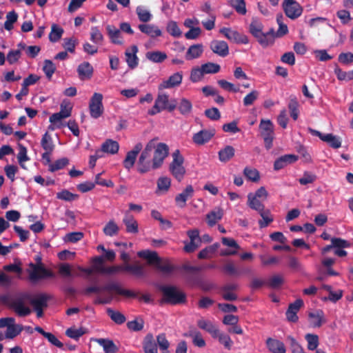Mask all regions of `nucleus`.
I'll list each match as a JSON object with an SVG mask.
<instances>
[{"instance_id":"nucleus-54","label":"nucleus","mask_w":353,"mask_h":353,"mask_svg":"<svg viewBox=\"0 0 353 353\" xmlns=\"http://www.w3.org/2000/svg\"><path fill=\"white\" fill-rule=\"evenodd\" d=\"M307 342V348L310 350H314L319 345V336L314 334H307L305 336Z\"/></svg>"},{"instance_id":"nucleus-34","label":"nucleus","mask_w":353,"mask_h":353,"mask_svg":"<svg viewBox=\"0 0 353 353\" xmlns=\"http://www.w3.org/2000/svg\"><path fill=\"white\" fill-rule=\"evenodd\" d=\"M234 148L231 145H227L219 150V159L221 162H228L234 156Z\"/></svg>"},{"instance_id":"nucleus-32","label":"nucleus","mask_w":353,"mask_h":353,"mask_svg":"<svg viewBox=\"0 0 353 353\" xmlns=\"http://www.w3.org/2000/svg\"><path fill=\"white\" fill-rule=\"evenodd\" d=\"M223 215V211L220 208H216L210 212L206 215V221L210 227L214 226L219 221H220Z\"/></svg>"},{"instance_id":"nucleus-48","label":"nucleus","mask_w":353,"mask_h":353,"mask_svg":"<svg viewBox=\"0 0 353 353\" xmlns=\"http://www.w3.org/2000/svg\"><path fill=\"white\" fill-rule=\"evenodd\" d=\"M204 74H216L220 71L221 67L219 64L208 62L201 65Z\"/></svg>"},{"instance_id":"nucleus-28","label":"nucleus","mask_w":353,"mask_h":353,"mask_svg":"<svg viewBox=\"0 0 353 353\" xmlns=\"http://www.w3.org/2000/svg\"><path fill=\"white\" fill-rule=\"evenodd\" d=\"M266 345L269 351L272 353H285L286 349L284 343L279 340L268 338L266 341Z\"/></svg>"},{"instance_id":"nucleus-30","label":"nucleus","mask_w":353,"mask_h":353,"mask_svg":"<svg viewBox=\"0 0 353 353\" xmlns=\"http://www.w3.org/2000/svg\"><path fill=\"white\" fill-rule=\"evenodd\" d=\"M203 52V46L201 43L190 46L185 53L186 60H192L199 58Z\"/></svg>"},{"instance_id":"nucleus-22","label":"nucleus","mask_w":353,"mask_h":353,"mask_svg":"<svg viewBox=\"0 0 353 353\" xmlns=\"http://www.w3.org/2000/svg\"><path fill=\"white\" fill-rule=\"evenodd\" d=\"M139 30L151 38H156L162 35V31L154 24L141 23L138 26Z\"/></svg>"},{"instance_id":"nucleus-16","label":"nucleus","mask_w":353,"mask_h":353,"mask_svg":"<svg viewBox=\"0 0 353 353\" xmlns=\"http://www.w3.org/2000/svg\"><path fill=\"white\" fill-rule=\"evenodd\" d=\"M153 169V161H151L150 154L145 148L137 163V170L140 173H145Z\"/></svg>"},{"instance_id":"nucleus-14","label":"nucleus","mask_w":353,"mask_h":353,"mask_svg":"<svg viewBox=\"0 0 353 353\" xmlns=\"http://www.w3.org/2000/svg\"><path fill=\"white\" fill-rule=\"evenodd\" d=\"M216 134V130L212 129H203L192 136V141L198 145H202L209 142Z\"/></svg>"},{"instance_id":"nucleus-36","label":"nucleus","mask_w":353,"mask_h":353,"mask_svg":"<svg viewBox=\"0 0 353 353\" xmlns=\"http://www.w3.org/2000/svg\"><path fill=\"white\" fill-rule=\"evenodd\" d=\"M146 58L153 63H162L167 59V54L161 51H150L145 54Z\"/></svg>"},{"instance_id":"nucleus-43","label":"nucleus","mask_w":353,"mask_h":353,"mask_svg":"<svg viewBox=\"0 0 353 353\" xmlns=\"http://www.w3.org/2000/svg\"><path fill=\"white\" fill-rule=\"evenodd\" d=\"M41 145L45 151L53 152L54 145L50 134L48 132L43 135Z\"/></svg>"},{"instance_id":"nucleus-51","label":"nucleus","mask_w":353,"mask_h":353,"mask_svg":"<svg viewBox=\"0 0 353 353\" xmlns=\"http://www.w3.org/2000/svg\"><path fill=\"white\" fill-rule=\"evenodd\" d=\"M243 174L248 180L253 182H256L260 179L259 172L255 168L246 167L243 170Z\"/></svg>"},{"instance_id":"nucleus-29","label":"nucleus","mask_w":353,"mask_h":353,"mask_svg":"<svg viewBox=\"0 0 353 353\" xmlns=\"http://www.w3.org/2000/svg\"><path fill=\"white\" fill-rule=\"evenodd\" d=\"M121 272H132V265L125 264L123 265H113L104 267L101 269V273L105 274H113Z\"/></svg>"},{"instance_id":"nucleus-58","label":"nucleus","mask_w":353,"mask_h":353,"mask_svg":"<svg viewBox=\"0 0 353 353\" xmlns=\"http://www.w3.org/2000/svg\"><path fill=\"white\" fill-rule=\"evenodd\" d=\"M79 197L77 194H73L67 190H63L57 194V198L61 200L71 201Z\"/></svg>"},{"instance_id":"nucleus-35","label":"nucleus","mask_w":353,"mask_h":353,"mask_svg":"<svg viewBox=\"0 0 353 353\" xmlns=\"http://www.w3.org/2000/svg\"><path fill=\"white\" fill-rule=\"evenodd\" d=\"M106 30L110 37L111 41L115 44H121L122 40L121 39V32L119 29H117L114 26L108 25L106 27Z\"/></svg>"},{"instance_id":"nucleus-13","label":"nucleus","mask_w":353,"mask_h":353,"mask_svg":"<svg viewBox=\"0 0 353 353\" xmlns=\"http://www.w3.org/2000/svg\"><path fill=\"white\" fill-rule=\"evenodd\" d=\"M30 265L32 268V272L30 273V279L32 281H38L54 276L53 272L45 268L41 263L39 265L30 263Z\"/></svg>"},{"instance_id":"nucleus-56","label":"nucleus","mask_w":353,"mask_h":353,"mask_svg":"<svg viewBox=\"0 0 353 353\" xmlns=\"http://www.w3.org/2000/svg\"><path fill=\"white\" fill-rule=\"evenodd\" d=\"M19 152L17 155V159H18L20 166L22 168H25L23 162L29 160V158L27 155V149L25 146H23L21 143L19 144Z\"/></svg>"},{"instance_id":"nucleus-49","label":"nucleus","mask_w":353,"mask_h":353,"mask_svg":"<svg viewBox=\"0 0 353 353\" xmlns=\"http://www.w3.org/2000/svg\"><path fill=\"white\" fill-rule=\"evenodd\" d=\"M18 14L14 10L9 12L6 15V21L4 23V28L7 30L13 29V24L17 21Z\"/></svg>"},{"instance_id":"nucleus-41","label":"nucleus","mask_w":353,"mask_h":353,"mask_svg":"<svg viewBox=\"0 0 353 353\" xmlns=\"http://www.w3.org/2000/svg\"><path fill=\"white\" fill-rule=\"evenodd\" d=\"M63 34V29L55 23L51 26V32L49 34V39L51 42H57Z\"/></svg>"},{"instance_id":"nucleus-7","label":"nucleus","mask_w":353,"mask_h":353,"mask_svg":"<svg viewBox=\"0 0 353 353\" xmlns=\"http://www.w3.org/2000/svg\"><path fill=\"white\" fill-rule=\"evenodd\" d=\"M173 160L170 165V170L172 175L179 181H181L185 173V169L183 167L184 159L180 154L179 150H175L172 154Z\"/></svg>"},{"instance_id":"nucleus-53","label":"nucleus","mask_w":353,"mask_h":353,"mask_svg":"<svg viewBox=\"0 0 353 353\" xmlns=\"http://www.w3.org/2000/svg\"><path fill=\"white\" fill-rule=\"evenodd\" d=\"M104 234L107 236H113L117 235L119 232V227L113 221H110L103 228Z\"/></svg>"},{"instance_id":"nucleus-26","label":"nucleus","mask_w":353,"mask_h":353,"mask_svg":"<svg viewBox=\"0 0 353 353\" xmlns=\"http://www.w3.org/2000/svg\"><path fill=\"white\" fill-rule=\"evenodd\" d=\"M50 296L46 294H39L36 297H33L30 293V303L33 306L34 310L45 308L48 306V301Z\"/></svg>"},{"instance_id":"nucleus-10","label":"nucleus","mask_w":353,"mask_h":353,"mask_svg":"<svg viewBox=\"0 0 353 353\" xmlns=\"http://www.w3.org/2000/svg\"><path fill=\"white\" fill-rule=\"evenodd\" d=\"M283 8L286 16L291 19H297L303 12L302 6L295 0H284Z\"/></svg>"},{"instance_id":"nucleus-4","label":"nucleus","mask_w":353,"mask_h":353,"mask_svg":"<svg viewBox=\"0 0 353 353\" xmlns=\"http://www.w3.org/2000/svg\"><path fill=\"white\" fill-rule=\"evenodd\" d=\"M138 255L148 260L150 263L154 264L156 268L163 274L168 275L174 270L169 261L161 260L156 252L143 250L138 252Z\"/></svg>"},{"instance_id":"nucleus-52","label":"nucleus","mask_w":353,"mask_h":353,"mask_svg":"<svg viewBox=\"0 0 353 353\" xmlns=\"http://www.w3.org/2000/svg\"><path fill=\"white\" fill-rule=\"evenodd\" d=\"M69 163V160L66 157H63L55 161L53 163L50 164L49 171L54 172L65 167Z\"/></svg>"},{"instance_id":"nucleus-15","label":"nucleus","mask_w":353,"mask_h":353,"mask_svg":"<svg viewBox=\"0 0 353 353\" xmlns=\"http://www.w3.org/2000/svg\"><path fill=\"white\" fill-rule=\"evenodd\" d=\"M219 32L223 34L228 40L237 43L246 44L248 43V39L245 35L240 34L239 32L229 28H222Z\"/></svg>"},{"instance_id":"nucleus-18","label":"nucleus","mask_w":353,"mask_h":353,"mask_svg":"<svg viewBox=\"0 0 353 353\" xmlns=\"http://www.w3.org/2000/svg\"><path fill=\"white\" fill-rule=\"evenodd\" d=\"M254 210L259 212L262 219L259 221V225L261 228L267 227L270 223L273 221V217L270 211L265 209L264 205H254Z\"/></svg>"},{"instance_id":"nucleus-57","label":"nucleus","mask_w":353,"mask_h":353,"mask_svg":"<svg viewBox=\"0 0 353 353\" xmlns=\"http://www.w3.org/2000/svg\"><path fill=\"white\" fill-rule=\"evenodd\" d=\"M263 25L258 20H253L250 25V32L254 37H259L263 32Z\"/></svg>"},{"instance_id":"nucleus-37","label":"nucleus","mask_w":353,"mask_h":353,"mask_svg":"<svg viewBox=\"0 0 353 353\" xmlns=\"http://www.w3.org/2000/svg\"><path fill=\"white\" fill-rule=\"evenodd\" d=\"M119 148V143L112 139L106 140L101 145V151L112 154H116Z\"/></svg>"},{"instance_id":"nucleus-8","label":"nucleus","mask_w":353,"mask_h":353,"mask_svg":"<svg viewBox=\"0 0 353 353\" xmlns=\"http://www.w3.org/2000/svg\"><path fill=\"white\" fill-rule=\"evenodd\" d=\"M103 95L101 93L94 92L89 103L90 117L93 119L99 118L104 112L103 105Z\"/></svg>"},{"instance_id":"nucleus-23","label":"nucleus","mask_w":353,"mask_h":353,"mask_svg":"<svg viewBox=\"0 0 353 353\" xmlns=\"http://www.w3.org/2000/svg\"><path fill=\"white\" fill-rule=\"evenodd\" d=\"M298 160L297 156L294 154H285L278 158L274 163V169L279 170L287 166L288 164L296 162Z\"/></svg>"},{"instance_id":"nucleus-38","label":"nucleus","mask_w":353,"mask_h":353,"mask_svg":"<svg viewBox=\"0 0 353 353\" xmlns=\"http://www.w3.org/2000/svg\"><path fill=\"white\" fill-rule=\"evenodd\" d=\"M143 348L145 353H158L157 344L152 334H148L144 340Z\"/></svg>"},{"instance_id":"nucleus-50","label":"nucleus","mask_w":353,"mask_h":353,"mask_svg":"<svg viewBox=\"0 0 353 353\" xmlns=\"http://www.w3.org/2000/svg\"><path fill=\"white\" fill-rule=\"evenodd\" d=\"M43 70L48 80H50L56 70V66L51 60L46 59L44 61Z\"/></svg>"},{"instance_id":"nucleus-19","label":"nucleus","mask_w":353,"mask_h":353,"mask_svg":"<svg viewBox=\"0 0 353 353\" xmlns=\"http://www.w3.org/2000/svg\"><path fill=\"white\" fill-rule=\"evenodd\" d=\"M303 305V301L300 299H296L294 303L289 305L285 313L288 321L295 323L298 321L297 312Z\"/></svg>"},{"instance_id":"nucleus-12","label":"nucleus","mask_w":353,"mask_h":353,"mask_svg":"<svg viewBox=\"0 0 353 353\" xmlns=\"http://www.w3.org/2000/svg\"><path fill=\"white\" fill-rule=\"evenodd\" d=\"M308 132L313 136L319 137L321 140L328 143L333 148H339L341 146V139L332 134H322L321 132L314 130L311 128H308Z\"/></svg>"},{"instance_id":"nucleus-5","label":"nucleus","mask_w":353,"mask_h":353,"mask_svg":"<svg viewBox=\"0 0 353 353\" xmlns=\"http://www.w3.org/2000/svg\"><path fill=\"white\" fill-rule=\"evenodd\" d=\"M176 107V103L174 99H170L169 95L163 92V90H159L154 105L152 109L148 111V113L151 115H154L164 110L172 112Z\"/></svg>"},{"instance_id":"nucleus-39","label":"nucleus","mask_w":353,"mask_h":353,"mask_svg":"<svg viewBox=\"0 0 353 353\" xmlns=\"http://www.w3.org/2000/svg\"><path fill=\"white\" fill-rule=\"evenodd\" d=\"M331 241L332 245H327L326 247L323 248L322 250L323 254L329 252L332 248H348L350 245L349 242L340 238H332Z\"/></svg>"},{"instance_id":"nucleus-17","label":"nucleus","mask_w":353,"mask_h":353,"mask_svg":"<svg viewBox=\"0 0 353 353\" xmlns=\"http://www.w3.org/2000/svg\"><path fill=\"white\" fill-rule=\"evenodd\" d=\"M183 80L181 72H177L172 74L168 79L163 81L158 87L159 90L170 89L179 86Z\"/></svg>"},{"instance_id":"nucleus-33","label":"nucleus","mask_w":353,"mask_h":353,"mask_svg":"<svg viewBox=\"0 0 353 353\" xmlns=\"http://www.w3.org/2000/svg\"><path fill=\"white\" fill-rule=\"evenodd\" d=\"M96 341L103 347L105 353H115L118 350L112 340L101 338L96 339Z\"/></svg>"},{"instance_id":"nucleus-42","label":"nucleus","mask_w":353,"mask_h":353,"mask_svg":"<svg viewBox=\"0 0 353 353\" xmlns=\"http://www.w3.org/2000/svg\"><path fill=\"white\" fill-rule=\"evenodd\" d=\"M23 330V327L20 325H15L14 323H10L9 326L7 327V330L5 334V337L6 339H13L18 336Z\"/></svg>"},{"instance_id":"nucleus-46","label":"nucleus","mask_w":353,"mask_h":353,"mask_svg":"<svg viewBox=\"0 0 353 353\" xmlns=\"http://www.w3.org/2000/svg\"><path fill=\"white\" fill-rule=\"evenodd\" d=\"M228 2L239 14H245L246 13L244 0H228Z\"/></svg>"},{"instance_id":"nucleus-27","label":"nucleus","mask_w":353,"mask_h":353,"mask_svg":"<svg viewBox=\"0 0 353 353\" xmlns=\"http://www.w3.org/2000/svg\"><path fill=\"white\" fill-rule=\"evenodd\" d=\"M310 325L312 327H319L325 322L324 313L321 310H317L308 314Z\"/></svg>"},{"instance_id":"nucleus-9","label":"nucleus","mask_w":353,"mask_h":353,"mask_svg":"<svg viewBox=\"0 0 353 353\" xmlns=\"http://www.w3.org/2000/svg\"><path fill=\"white\" fill-rule=\"evenodd\" d=\"M261 135L263 138L265 146L268 150L272 146L274 127L273 123L270 120L261 121L259 125Z\"/></svg>"},{"instance_id":"nucleus-21","label":"nucleus","mask_w":353,"mask_h":353,"mask_svg":"<svg viewBox=\"0 0 353 353\" xmlns=\"http://www.w3.org/2000/svg\"><path fill=\"white\" fill-rule=\"evenodd\" d=\"M210 47L214 53L221 57H225L229 54L228 45L224 41L214 40L210 43Z\"/></svg>"},{"instance_id":"nucleus-6","label":"nucleus","mask_w":353,"mask_h":353,"mask_svg":"<svg viewBox=\"0 0 353 353\" xmlns=\"http://www.w3.org/2000/svg\"><path fill=\"white\" fill-rule=\"evenodd\" d=\"M159 289L163 293L164 302L178 304L184 303L185 301V295L174 286L161 285Z\"/></svg>"},{"instance_id":"nucleus-25","label":"nucleus","mask_w":353,"mask_h":353,"mask_svg":"<svg viewBox=\"0 0 353 353\" xmlns=\"http://www.w3.org/2000/svg\"><path fill=\"white\" fill-rule=\"evenodd\" d=\"M197 325L199 328L208 332L212 337H215L219 330L212 321L204 319H199L197 321Z\"/></svg>"},{"instance_id":"nucleus-47","label":"nucleus","mask_w":353,"mask_h":353,"mask_svg":"<svg viewBox=\"0 0 353 353\" xmlns=\"http://www.w3.org/2000/svg\"><path fill=\"white\" fill-rule=\"evenodd\" d=\"M86 330L83 327L76 329L74 327H70L66 330L65 335L72 339L78 340L81 336L85 334Z\"/></svg>"},{"instance_id":"nucleus-44","label":"nucleus","mask_w":353,"mask_h":353,"mask_svg":"<svg viewBox=\"0 0 353 353\" xmlns=\"http://www.w3.org/2000/svg\"><path fill=\"white\" fill-rule=\"evenodd\" d=\"M299 102L295 97H291L289 103L288 108L290 112V116L296 121L298 119L299 110Z\"/></svg>"},{"instance_id":"nucleus-1","label":"nucleus","mask_w":353,"mask_h":353,"mask_svg":"<svg viewBox=\"0 0 353 353\" xmlns=\"http://www.w3.org/2000/svg\"><path fill=\"white\" fill-rule=\"evenodd\" d=\"M30 293L28 292H21L10 298L6 304L17 316L20 317L27 316L31 313V309L27 305L30 303Z\"/></svg>"},{"instance_id":"nucleus-3","label":"nucleus","mask_w":353,"mask_h":353,"mask_svg":"<svg viewBox=\"0 0 353 353\" xmlns=\"http://www.w3.org/2000/svg\"><path fill=\"white\" fill-rule=\"evenodd\" d=\"M103 291L114 292L116 294L127 297H132V291L122 288L121 285L117 282H110L103 286H88L81 291L80 293L83 295L90 296L92 293L99 294Z\"/></svg>"},{"instance_id":"nucleus-40","label":"nucleus","mask_w":353,"mask_h":353,"mask_svg":"<svg viewBox=\"0 0 353 353\" xmlns=\"http://www.w3.org/2000/svg\"><path fill=\"white\" fill-rule=\"evenodd\" d=\"M178 109L180 113L183 115H188L190 114L192 105L190 100L182 98L178 103Z\"/></svg>"},{"instance_id":"nucleus-20","label":"nucleus","mask_w":353,"mask_h":353,"mask_svg":"<svg viewBox=\"0 0 353 353\" xmlns=\"http://www.w3.org/2000/svg\"><path fill=\"white\" fill-rule=\"evenodd\" d=\"M194 195V188L191 185H187L185 190L175 197L176 205L181 208L186 205V201Z\"/></svg>"},{"instance_id":"nucleus-24","label":"nucleus","mask_w":353,"mask_h":353,"mask_svg":"<svg viewBox=\"0 0 353 353\" xmlns=\"http://www.w3.org/2000/svg\"><path fill=\"white\" fill-rule=\"evenodd\" d=\"M93 67L87 61L79 64L77 68V72L81 80L90 79L93 74Z\"/></svg>"},{"instance_id":"nucleus-60","label":"nucleus","mask_w":353,"mask_h":353,"mask_svg":"<svg viewBox=\"0 0 353 353\" xmlns=\"http://www.w3.org/2000/svg\"><path fill=\"white\" fill-rule=\"evenodd\" d=\"M204 73L201 70V67H196L192 69L190 79L192 82L196 83L200 81Z\"/></svg>"},{"instance_id":"nucleus-59","label":"nucleus","mask_w":353,"mask_h":353,"mask_svg":"<svg viewBox=\"0 0 353 353\" xmlns=\"http://www.w3.org/2000/svg\"><path fill=\"white\" fill-rule=\"evenodd\" d=\"M103 39V34L97 27H92L90 32V40L96 43L101 44Z\"/></svg>"},{"instance_id":"nucleus-64","label":"nucleus","mask_w":353,"mask_h":353,"mask_svg":"<svg viewBox=\"0 0 353 353\" xmlns=\"http://www.w3.org/2000/svg\"><path fill=\"white\" fill-rule=\"evenodd\" d=\"M290 342V348L292 353H305L301 345L292 336L288 338Z\"/></svg>"},{"instance_id":"nucleus-63","label":"nucleus","mask_w":353,"mask_h":353,"mask_svg":"<svg viewBox=\"0 0 353 353\" xmlns=\"http://www.w3.org/2000/svg\"><path fill=\"white\" fill-rule=\"evenodd\" d=\"M259 92L257 90H252L243 98V105L249 106L259 98Z\"/></svg>"},{"instance_id":"nucleus-31","label":"nucleus","mask_w":353,"mask_h":353,"mask_svg":"<svg viewBox=\"0 0 353 353\" xmlns=\"http://www.w3.org/2000/svg\"><path fill=\"white\" fill-rule=\"evenodd\" d=\"M136 14L139 20L143 23L150 22L153 17L150 9L145 6H137L136 8Z\"/></svg>"},{"instance_id":"nucleus-61","label":"nucleus","mask_w":353,"mask_h":353,"mask_svg":"<svg viewBox=\"0 0 353 353\" xmlns=\"http://www.w3.org/2000/svg\"><path fill=\"white\" fill-rule=\"evenodd\" d=\"M76 44L77 39L74 37L65 38L63 39V47L65 49L66 52L73 53L75 50Z\"/></svg>"},{"instance_id":"nucleus-45","label":"nucleus","mask_w":353,"mask_h":353,"mask_svg":"<svg viewBox=\"0 0 353 353\" xmlns=\"http://www.w3.org/2000/svg\"><path fill=\"white\" fill-rule=\"evenodd\" d=\"M106 312L108 315L115 323L121 325L125 321V316L121 312L114 311L111 308H108Z\"/></svg>"},{"instance_id":"nucleus-2","label":"nucleus","mask_w":353,"mask_h":353,"mask_svg":"<svg viewBox=\"0 0 353 353\" xmlns=\"http://www.w3.org/2000/svg\"><path fill=\"white\" fill-rule=\"evenodd\" d=\"M157 139L150 140L145 146L146 150L150 154L154 150L152 158L153 170L158 169L163 165L164 160L169 154V147L166 143L157 142Z\"/></svg>"},{"instance_id":"nucleus-62","label":"nucleus","mask_w":353,"mask_h":353,"mask_svg":"<svg viewBox=\"0 0 353 353\" xmlns=\"http://www.w3.org/2000/svg\"><path fill=\"white\" fill-rule=\"evenodd\" d=\"M167 31L173 37H179L181 35V31L175 21H170L167 26Z\"/></svg>"},{"instance_id":"nucleus-55","label":"nucleus","mask_w":353,"mask_h":353,"mask_svg":"<svg viewBox=\"0 0 353 353\" xmlns=\"http://www.w3.org/2000/svg\"><path fill=\"white\" fill-rule=\"evenodd\" d=\"M214 338L218 339L219 343L223 345L225 348L228 350L231 349L233 342L228 334L219 331L217 335Z\"/></svg>"},{"instance_id":"nucleus-11","label":"nucleus","mask_w":353,"mask_h":353,"mask_svg":"<svg viewBox=\"0 0 353 353\" xmlns=\"http://www.w3.org/2000/svg\"><path fill=\"white\" fill-rule=\"evenodd\" d=\"M268 197V192L264 187L259 188L254 193L248 194V205L254 210V205H264L263 203Z\"/></svg>"}]
</instances>
